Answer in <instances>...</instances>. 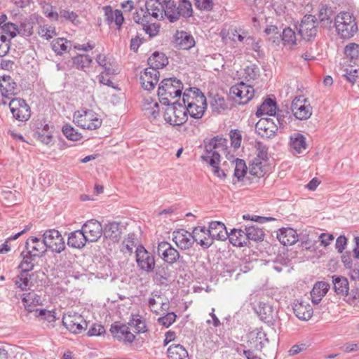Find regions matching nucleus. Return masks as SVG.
Listing matches in <instances>:
<instances>
[{"mask_svg":"<svg viewBox=\"0 0 359 359\" xmlns=\"http://www.w3.org/2000/svg\"><path fill=\"white\" fill-rule=\"evenodd\" d=\"M183 102L186 111L196 119L201 118L207 109L206 98L197 88H189L183 93Z\"/></svg>","mask_w":359,"mask_h":359,"instance_id":"f257e3e1","label":"nucleus"},{"mask_svg":"<svg viewBox=\"0 0 359 359\" xmlns=\"http://www.w3.org/2000/svg\"><path fill=\"white\" fill-rule=\"evenodd\" d=\"M219 36L224 42L230 41L233 43H242L248 46V48L255 51H258L260 48L259 41L254 36L249 35L247 31L238 29L233 25H224Z\"/></svg>","mask_w":359,"mask_h":359,"instance_id":"f03ea898","label":"nucleus"},{"mask_svg":"<svg viewBox=\"0 0 359 359\" xmlns=\"http://www.w3.org/2000/svg\"><path fill=\"white\" fill-rule=\"evenodd\" d=\"M73 123L79 128L87 130L99 129L103 123L102 116L91 109H81L73 114Z\"/></svg>","mask_w":359,"mask_h":359,"instance_id":"7ed1b4c3","label":"nucleus"},{"mask_svg":"<svg viewBox=\"0 0 359 359\" xmlns=\"http://www.w3.org/2000/svg\"><path fill=\"white\" fill-rule=\"evenodd\" d=\"M334 27L337 35L343 39L352 38L358 30L355 16L347 11H341L334 17Z\"/></svg>","mask_w":359,"mask_h":359,"instance_id":"20e7f679","label":"nucleus"},{"mask_svg":"<svg viewBox=\"0 0 359 359\" xmlns=\"http://www.w3.org/2000/svg\"><path fill=\"white\" fill-rule=\"evenodd\" d=\"M183 84L180 80L175 78L163 79L159 84L158 95L161 102L164 104L176 102L181 96Z\"/></svg>","mask_w":359,"mask_h":359,"instance_id":"39448f33","label":"nucleus"},{"mask_svg":"<svg viewBox=\"0 0 359 359\" xmlns=\"http://www.w3.org/2000/svg\"><path fill=\"white\" fill-rule=\"evenodd\" d=\"M268 149L264 146L259 145L256 156L250 164V173L257 177H262L271 171Z\"/></svg>","mask_w":359,"mask_h":359,"instance_id":"423d86ee","label":"nucleus"},{"mask_svg":"<svg viewBox=\"0 0 359 359\" xmlns=\"http://www.w3.org/2000/svg\"><path fill=\"white\" fill-rule=\"evenodd\" d=\"M166 105L163 117L167 123L172 126H180L186 122L187 114L185 107L176 102Z\"/></svg>","mask_w":359,"mask_h":359,"instance_id":"0eeeda50","label":"nucleus"},{"mask_svg":"<svg viewBox=\"0 0 359 359\" xmlns=\"http://www.w3.org/2000/svg\"><path fill=\"white\" fill-rule=\"evenodd\" d=\"M291 110L298 120H307L313 114V107L309 100L304 95L295 97L291 104Z\"/></svg>","mask_w":359,"mask_h":359,"instance_id":"6e6552de","label":"nucleus"},{"mask_svg":"<svg viewBox=\"0 0 359 359\" xmlns=\"http://www.w3.org/2000/svg\"><path fill=\"white\" fill-rule=\"evenodd\" d=\"M130 326L128 324L114 323L109 329L114 339L124 344H132L137 339V335L130 330Z\"/></svg>","mask_w":359,"mask_h":359,"instance_id":"1a4fd4ad","label":"nucleus"},{"mask_svg":"<svg viewBox=\"0 0 359 359\" xmlns=\"http://www.w3.org/2000/svg\"><path fill=\"white\" fill-rule=\"evenodd\" d=\"M62 323L70 332L74 334H80L87 328V323L84 318L72 311L63 316Z\"/></svg>","mask_w":359,"mask_h":359,"instance_id":"9d476101","label":"nucleus"},{"mask_svg":"<svg viewBox=\"0 0 359 359\" xmlns=\"http://www.w3.org/2000/svg\"><path fill=\"white\" fill-rule=\"evenodd\" d=\"M230 93L234 100L240 104H245L255 96V89L250 84L241 81L233 86Z\"/></svg>","mask_w":359,"mask_h":359,"instance_id":"9b49d317","label":"nucleus"},{"mask_svg":"<svg viewBox=\"0 0 359 359\" xmlns=\"http://www.w3.org/2000/svg\"><path fill=\"white\" fill-rule=\"evenodd\" d=\"M148 13L158 20L167 18L170 22L176 21V15L171 13L172 7H166L157 1L151 0L146 5Z\"/></svg>","mask_w":359,"mask_h":359,"instance_id":"f8f14e48","label":"nucleus"},{"mask_svg":"<svg viewBox=\"0 0 359 359\" xmlns=\"http://www.w3.org/2000/svg\"><path fill=\"white\" fill-rule=\"evenodd\" d=\"M43 238L47 248L53 252L60 253L65 249L64 238L56 229L46 230L43 234Z\"/></svg>","mask_w":359,"mask_h":359,"instance_id":"ddd939ff","label":"nucleus"},{"mask_svg":"<svg viewBox=\"0 0 359 359\" xmlns=\"http://www.w3.org/2000/svg\"><path fill=\"white\" fill-rule=\"evenodd\" d=\"M317 18L313 15H306L302 18L299 28V33L304 39L311 40L316 36Z\"/></svg>","mask_w":359,"mask_h":359,"instance_id":"4468645a","label":"nucleus"},{"mask_svg":"<svg viewBox=\"0 0 359 359\" xmlns=\"http://www.w3.org/2000/svg\"><path fill=\"white\" fill-rule=\"evenodd\" d=\"M13 116L20 121H27L30 116V108L25 101L20 98H14L9 103Z\"/></svg>","mask_w":359,"mask_h":359,"instance_id":"2eb2a0df","label":"nucleus"},{"mask_svg":"<svg viewBox=\"0 0 359 359\" xmlns=\"http://www.w3.org/2000/svg\"><path fill=\"white\" fill-rule=\"evenodd\" d=\"M135 253L136 262L140 269L147 272H150L154 269V257L143 246L137 247L136 248Z\"/></svg>","mask_w":359,"mask_h":359,"instance_id":"dca6fc26","label":"nucleus"},{"mask_svg":"<svg viewBox=\"0 0 359 359\" xmlns=\"http://www.w3.org/2000/svg\"><path fill=\"white\" fill-rule=\"evenodd\" d=\"M202 158L212 168V172L215 176L222 180L226 178V172H229L226 167L229 166V163L224 162L223 163L224 168H219L218 165L220 161V156L212 153H208L207 155H203Z\"/></svg>","mask_w":359,"mask_h":359,"instance_id":"f3484780","label":"nucleus"},{"mask_svg":"<svg viewBox=\"0 0 359 359\" xmlns=\"http://www.w3.org/2000/svg\"><path fill=\"white\" fill-rule=\"evenodd\" d=\"M159 80V72L154 68H146L140 72V82L146 90H154Z\"/></svg>","mask_w":359,"mask_h":359,"instance_id":"a211bd4d","label":"nucleus"},{"mask_svg":"<svg viewBox=\"0 0 359 359\" xmlns=\"http://www.w3.org/2000/svg\"><path fill=\"white\" fill-rule=\"evenodd\" d=\"M158 255L166 263L173 264L180 258V253L169 243L162 241L157 248Z\"/></svg>","mask_w":359,"mask_h":359,"instance_id":"6ab92c4d","label":"nucleus"},{"mask_svg":"<svg viewBox=\"0 0 359 359\" xmlns=\"http://www.w3.org/2000/svg\"><path fill=\"white\" fill-rule=\"evenodd\" d=\"M88 242H96L101 238L103 230L100 222L95 219L87 221L82 226Z\"/></svg>","mask_w":359,"mask_h":359,"instance_id":"aec40b11","label":"nucleus"},{"mask_svg":"<svg viewBox=\"0 0 359 359\" xmlns=\"http://www.w3.org/2000/svg\"><path fill=\"white\" fill-rule=\"evenodd\" d=\"M306 137L302 133H295L289 137V151L293 154H301L307 149Z\"/></svg>","mask_w":359,"mask_h":359,"instance_id":"412c9836","label":"nucleus"},{"mask_svg":"<svg viewBox=\"0 0 359 359\" xmlns=\"http://www.w3.org/2000/svg\"><path fill=\"white\" fill-rule=\"evenodd\" d=\"M172 42L175 47L182 50H189L196 44L194 36L185 31H177Z\"/></svg>","mask_w":359,"mask_h":359,"instance_id":"4be33fe9","label":"nucleus"},{"mask_svg":"<svg viewBox=\"0 0 359 359\" xmlns=\"http://www.w3.org/2000/svg\"><path fill=\"white\" fill-rule=\"evenodd\" d=\"M149 306L151 311L156 314H160L168 310L169 301L163 295L153 293L149 299Z\"/></svg>","mask_w":359,"mask_h":359,"instance_id":"5701e85b","label":"nucleus"},{"mask_svg":"<svg viewBox=\"0 0 359 359\" xmlns=\"http://www.w3.org/2000/svg\"><path fill=\"white\" fill-rule=\"evenodd\" d=\"M47 248L44 240L41 241L35 236H30L26 241L27 252L34 257L41 256L46 252Z\"/></svg>","mask_w":359,"mask_h":359,"instance_id":"b1692460","label":"nucleus"},{"mask_svg":"<svg viewBox=\"0 0 359 359\" xmlns=\"http://www.w3.org/2000/svg\"><path fill=\"white\" fill-rule=\"evenodd\" d=\"M255 128L260 136L266 138L273 136L278 129L273 120L268 118H261L257 123Z\"/></svg>","mask_w":359,"mask_h":359,"instance_id":"393cba45","label":"nucleus"},{"mask_svg":"<svg viewBox=\"0 0 359 359\" xmlns=\"http://www.w3.org/2000/svg\"><path fill=\"white\" fill-rule=\"evenodd\" d=\"M22 303L25 309L28 313H33L34 316L36 313H37L41 309L39 308V306H42L43 300L39 295L34 292H29L24 294L22 298Z\"/></svg>","mask_w":359,"mask_h":359,"instance_id":"a878e982","label":"nucleus"},{"mask_svg":"<svg viewBox=\"0 0 359 359\" xmlns=\"http://www.w3.org/2000/svg\"><path fill=\"white\" fill-rule=\"evenodd\" d=\"M172 241L176 245L181 249H188L194 243L193 233L184 229H180L173 232Z\"/></svg>","mask_w":359,"mask_h":359,"instance_id":"bb28decb","label":"nucleus"},{"mask_svg":"<svg viewBox=\"0 0 359 359\" xmlns=\"http://www.w3.org/2000/svg\"><path fill=\"white\" fill-rule=\"evenodd\" d=\"M293 311L295 316L302 320H310L313 313V308L310 304L303 300H297L294 302Z\"/></svg>","mask_w":359,"mask_h":359,"instance_id":"cd10ccee","label":"nucleus"},{"mask_svg":"<svg viewBox=\"0 0 359 359\" xmlns=\"http://www.w3.org/2000/svg\"><path fill=\"white\" fill-rule=\"evenodd\" d=\"M194 241L204 248H208L212 244L209 229L205 226H196L193 231Z\"/></svg>","mask_w":359,"mask_h":359,"instance_id":"c85d7f7f","label":"nucleus"},{"mask_svg":"<svg viewBox=\"0 0 359 359\" xmlns=\"http://www.w3.org/2000/svg\"><path fill=\"white\" fill-rule=\"evenodd\" d=\"M142 109L144 114L151 120H156L160 116V107L155 99L151 97L144 100Z\"/></svg>","mask_w":359,"mask_h":359,"instance_id":"c756f323","label":"nucleus"},{"mask_svg":"<svg viewBox=\"0 0 359 359\" xmlns=\"http://www.w3.org/2000/svg\"><path fill=\"white\" fill-rule=\"evenodd\" d=\"M277 238L283 245H292L298 241L297 231L292 228H282L277 232Z\"/></svg>","mask_w":359,"mask_h":359,"instance_id":"7c9ffc66","label":"nucleus"},{"mask_svg":"<svg viewBox=\"0 0 359 359\" xmlns=\"http://www.w3.org/2000/svg\"><path fill=\"white\" fill-rule=\"evenodd\" d=\"M128 325L134 329L136 335L146 333L149 330L145 318L140 313L131 314Z\"/></svg>","mask_w":359,"mask_h":359,"instance_id":"2f4dec72","label":"nucleus"},{"mask_svg":"<svg viewBox=\"0 0 359 359\" xmlns=\"http://www.w3.org/2000/svg\"><path fill=\"white\" fill-rule=\"evenodd\" d=\"M330 284L324 281L317 282L311 291L312 302L318 304L330 289Z\"/></svg>","mask_w":359,"mask_h":359,"instance_id":"473e14b6","label":"nucleus"},{"mask_svg":"<svg viewBox=\"0 0 359 359\" xmlns=\"http://www.w3.org/2000/svg\"><path fill=\"white\" fill-rule=\"evenodd\" d=\"M227 238L229 242L236 247H243L248 245V241L246 231L240 229H233L228 233Z\"/></svg>","mask_w":359,"mask_h":359,"instance_id":"72a5a7b5","label":"nucleus"},{"mask_svg":"<svg viewBox=\"0 0 359 359\" xmlns=\"http://www.w3.org/2000/svg\"><path fill=\"white\" fill-rule=\"evenodd\" d=\"M0 91L5 97H10L15 94L16 83L10 76L4 75L0 79Z\"/></svg>","mask_w":359,"mask_h":359,"instance_id":"f704fd0d","label":"nucleus"},{"mask_svg":"<svg viewBox=\"0 0 359 359\" xmlns=\"http://www.w3.org/2000/svg\"><path fill=\"white\" fill-rule=\"evenodd\" d=\"M88 241L81 229V230H76L69 233L67 244L69 246L74 248L81 249L86 245V243Z\"/></svg>","mask_w":359,"mask_h":359,"instance_id":"c9c22d12","label":"nucleus"},{"mask_svg":"<svg viewBox=\"0 0 359 359\" xmlns=\"http://www.w3.org/2000/svg\"><path fill=\"white\" fill-rule=\"evenodd\" d=\"M209 231L214 239L224 241L227 238L228 232L225 225L220 222H212L209 225Z\"/></svg>","mask_w":359,"mask_h":359,"instance_id":"e433bc0d","label":"nucleus"},{"mask_svg":"<svg viewBox=\"0 0 359 359\" xmlns=\"http://www.w3.org/2000/svg\"><path fill=\"white\" fill-rule=\"evenodd\" d=\"M227 141L222 137H214L206 145V151L204 155L208 153L217 154L220 156L221 152H224L226 149Z\"/></svg>","mask_w":359,"mask_h":359,"instance_id":"4c0bfd02","label":"nucleus"},{"mask_svg":"<svg viewBox=\"0 0 359 359\" xmlns=\"http://www.w3.org/2000/svg\"><path fill=\"white\" fill-rule=\"evenodd\" d=\"M278 109V107L275 100L271 98H266L260 105L256 112L257 116L264 115L275 116Z\"/></svg>","mask_w":359,"mask_h":359,"instance_id":"58836bf2","label":"nucleus"},{"mask_svg":"<svg viewBox=\"0 0 359 359\" xmlns=\"http://www.w3.org/2000/svg\"><path fill=\"white\" fill-rule=\"evenodd\" d=\"M334 290L337 294L347 297L349 290V284L347 278L342 276H332Z\"/></svg>","mask_w":359,"mask_h":359,"instance_id":"ea45409f","label":"nucleus"},{"mask_svg":"<svg viewBox=\"0 0 359 359\" xmlns=\"http://www.w3.org/2000/svg\"><path fill=\"white\" fill-rule=\"evenodd\" d=\"M193 10L192 5L189 1L181 0L178 7H175L174 5L172 7L171 13L176 15V21L179 19L180 16L190 17L192 15Z\"/></svg>","mask_w":359,"mask_h":359,"instance_id":"a19ab883","label":"nucleus"},{"mask_svg":"<svg viewBox=\"0 0 359 359\" xmlns=\"http://www.w3.org/2000/svg\"><path fill=\"white\" fill-rule=\"evenodd\" d=\"M96 62L103 68L107 76L116 74V70L114 68V60L108 55L102 53L99 54L96 57Z\"/></svg>","mask_w":359,"mask_h":359,"instance_id":"79ce46f5","label":"nucleus"},{"mask_svg":"<svg viewBox=\"0 0 359 359\" xmlns=\"http://www.w3.org/2000/svg\"><path fill=\"white\" fill-rule=\"evenodd\" d=\"M102 9L107 20L109 22H114L117 25L118 29H120L124 22V18L122 12L120 10L113 11L110 6H104Z\"/></svg>","mask_w":359,"mask_h":359,"instance_id":"37998d69","label":"nucleus"},{"mask_svg":"<svg viewBox=\"0 0 359 359\" xmlns=\"http://www.w3.org/2000/svg\"><path fill=\"white\" fill-rule=\"evenodd\" d=\"M72 42L65 38H57L51 43L53 50L57 55H62L67 53L72 48Z\"/></svg>","mask_w":359,"mask_h":359,"instance_id":"c03bdc74","label":"nucleus"},{"mask_svg":"<svg viewBox=\"0 0 359 359\" xmlns=\"http://www.w3.org/2000/svg\"><path fill=\"white\" fill-rule=\"evenodd\" d=\"M170 359H189L188 352L181 344H172L167 350Z\"/></svg>","mask_w":359,"mask_h":359,"instance_id":"a18cd8bd","label":"nucleus"},{"mask_svg":"<svg viewBox=\"0 0 359 359\" xmlns=\"http://www.w3.org/2000/svg\"><path fill=\"white\" fill-rule=\"evenodd\" d=\"M231 168H233V175L238 181L242 180L247 173L248 168L245 162L239 158L229 161Z\"/></svg>","mask_w":359,"mask_h":359,"instance_id":"49530a36","label":"nucleus"},{"mask_svg":"<svg viewBox=\"0 0 359 359\" xmlns=\"http://www.w3.org/2000/svg\"><path fill=\"white\" fill-rule=\"evenodd\" d=\"M21 261L18 265V269L21 270V272L27 273L34 269V256L27 252H22L20 254Z\"/></svg>","mask_w":359,"mask_h":359,"instance_id":"de8ad7c7","label":"nucleus"},{"mask_svg":"<svg viewBox=\"0 0 359 359\" xmlns=\"http://www.w3.org/2000/svg\"><path fill=\"white\" fill-rule=\"evenodd\" d=\"M148 63L150 65L149 68H154L157 70L166 66L168 63V59L162 53H154L149 57Z\"/></svg>","mask_w":359,"mask_h":359,"instance_id":"09e8293b","label":"nucleus"},{"mask_svg":"<svg viewBox=\"0 0 359 359\" xmlns=\"http://www.w3.org/2000/svg\"><path fill=\"white\" fill-rule=\"evenodd\" d=\"M64 136L69 141L77 142L83 139V135L70 123L65 124L62 128Z\"/></svg>","mask_w":359,"mask_h":359,"instance_id":"8fccbe9b","label":"nucleus"},{"mask_svg":"<svg viewBox=\"0 0 359 359\" xmlns=\"http://www.w3.org/2000/svg\"><path fill=\"white\" fill-rule=\"evenodd\" d=\"M255 311L262 320L269 321L273 318V307L266 302H260Z\"/></svg>","mask_w":359,"mask_h":359,"instance_id":"3c124183","label":"nucleus"},{"mask_svg":"<svg viewBox=\"0 0 359 359\" xmlns=\"http://www.w3.org/2000/svg\"><path fill=\"white\" fill-rule=\"evenodd\" d=\"M248 241L252 240L255 242H262L264 240L265 233L263 229L257 226H250L245 227Z\"/></svg>","mask_w":359,"mask_h":359,"instance_id":"603ef678","label":"nucleus"},{"mask_svg":"<svg viewBox=\"0 0 359 359\" xmlns=\"http://www.w3.org/2000/svg\"><path fill=\"white\" fill-rule=\"evenodd\" d=\"M34 316L39 321L47 323H53L57 318L54 310H48L46 309H40Z\"/></svg>","mask_w":359,"mask_h":359,"instance_id":"864d4df0","label":"nucleus"},{"mask_svg":"<svg viewBox=\"0 0 359 359\" xmlns=\"http://www.w3.org/2000/svg\"><path fill=\"white\" fill-rule=\"evenodd\" d=\"M280 41L285 46H293L297 43V36L295 32L290 27L283 29L282 34L279 36Z\"/></svg>","mask_w":359,"mask_h":359,"instance_id":"5fc2aeb1","label":"nucleus"},{"mask_svg":"<svg viewBox=\"0 0 359 359\" xmlns=\"http://www.w3.org/2000/svg\"><path fill=\"white\" fill-rule=\"evenodd\" d=\"M344 54L351 62L357 64L359 62V44L350 43L344 48Z\"/></svg>","mask_w":359,"mask_h":359,"instance_id":"6e6d98bb","label":"nucleus"},{"mask_svg":"<svg viewBox=\"0 0 359 359\" xmlns=\"http://www.w3.org/2000/svg\"><path fill=\"white\" fill-rule=\"evenodd\" d=\"M259 74V68L255 65H250L241 71L240 76L242 79L250 82L257 79Z\"/></svg>","mask_w":359,"mask_h":359,"instance_id":"4d7b16f0","label":"nucleus"},{"mask_svg":"<svg viewBox=\"0 0 359 359\" xmlns=\"http://www.w3.org/2000/svg\"><path fill=\"white\" fill-rule=\"evenodd\" d=\"M37 133L38 140L46 145L51 144L53 141V133L49 125L46 124L43 128H39Z\"/></svg>","mask_w":359,"mask_h":359,"instance_id":"13d9d810","label":"nucleus"},{"mask_svg":"<svg viewBox=\"0 0 359 359\" xmlns=\"http://www.w3.org/2000/svg\"><path fill=\"white\" fill-rule=\"evenodd\" d=\"M72 61L76 69L84 71H86V69L88 68L93 62L92 58L89 55L85 54H80L74 56L72 58Z\"/></svg>","mask_w":359,"mask_h":359,"instance_id":"bf43d9fd","label":"nucleus"},{"mask_svg":"<svg viewBox=\"0 0 359 359\" xmlns=\"http://www.w3.org/2000/svg\"><path fill=\"white\" fill-rule=\"evenodd\" d=\"M332 11L327 6H322L318 13V18L319 22L323 27L330 26L332 23Z\"/></svg>","mask_w":359,"mask_h":359,"instance_id":"052dcab7","label":"nucleus"},{"mask_svg":"<svg viewBox=\"0 0 359 359\" xmlns=\"http://www.w3.org/2000/svg\"><path fill=\"white\" fill-rule=\"evenodd\" d=\"M264 33L268 37V39L272 41L273 43H275L276 45H278L280 43V34L278 28L276 25H267L264 31Z\"/></svg>","mask_w":359,"mask_h":359,"instance_id":"680f3d73","label":"nucleus"},{"mask_svg":"<svg viewBox=\"0 0 359 359\" xmlns=\"http://www.w3.org/2000/svg\"><path fill=\"white\" fill-rule=\"evenodd\" d=\"M59 20H67L74 25L79 24V15L69 10H61L59 13Z\"/></svg>","mask_w":359,"mask_h":359,"instance_id":"e2e57ef3","label":"nucleus"},{"mask_svg":"<svg viewBox=\"0 0 359 359\" xmlns=\"http://www.w3.org/2000/svg\"><path fill=\"white\" fill-rule=\"evenodd\" d=\"M31 276L25 272H21L17 277L15 284L22 290H27L30 283Z\"/></svg>","mask_w":359,"mask_h":359,"instance_id":"0e129e2a","label":"nucleus"},{"mask_svg":"<svg viewBox=\"0 0 359 359\" xmlns=\"http://www.w3.org/2000/svg\"><path fill=\"white\" fill-rule=\"evenodd\" d=\"M38 34L41 37L49 40L56 35V31L54 27L42 25L39 27Z\"/></svg>","mask_w":359,"mask_h":359,"instance_id":"69168bd1","label":"nucleus"},{"mask_svg":"<svg viewBox=\"0 0 359 359\" xmlns=\"http://www.w3.org/2000/svg\"><path fill=\"white\" fill-rule=\"evenodd\" d=\"M177 318V316L175 313H168L165 316L158 318V322L159 324L162 325L165 327H170L171 325L174 323Z\"/></svg>","mask_w":359,"mask_h":359,"instance_id":"338daca9","label":"nucleus"},{"mask_svg":"<svg viewBox=\"0 0 359 359\" xmlns=\"http://www.w3.org/2000/svg\"><path fill=\"white\" fill-rule=\"evenodd\" d=\"M105 333L103 325L99 323L93 324L88 330L87 334L90 337H97Z\"/></svg>","mask_w":359,"mask_h":359,"instance_id":"774afa93","label":"nucleus"}]
</instances>
